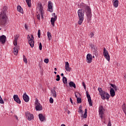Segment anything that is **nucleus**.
I'll return each mask as SVG.
<instances>
[{"mask_svg": "<svg viewBox=\"0 0 126 126\" xmlns=\"http://www.w3.org/2000/svg\"><path fill=\"white\" fill-rule=\"evenodd\" d=\"M81 7L82 9L78 10V15L79 17V21L78 24L81 25L84 20V12H86V16L88 18H91L92 14L91 13V9L88 5L83 3H81Z\"/></svg>", "mask_w": 126, "mask_h": 126, "instance_id": "nucleus-1", "label": "nucleus"}, {"mask_svg": "<svg viewBox=\"0 0 126 126\" xmlns=\"http://www.w3.org/2000/svg\"><path fill=\"white\" fill-rule=\"evenodd\" d=\"M37 15H36V17L38 20H40V14L41 16V18L43 19L44 17V8L43 7V5H42V3H39L38 4V6L37 8Z\"/></svg>", "mask_w": 126, "mask_h": 126, "instance_id": "nucleus-2", "label": "nucleus"}, {"mask_svg": "<svg viewBox=\"0 0 126 126\" xmlns=\"http://www.w3.org/2000/svg\"><path fill=\"white\" fill-rule=\"evenodd\" d=\"M98 91L99 92V95L101 97L102 100H106L107 99V101H109V98H110V94L108 93L105 92L102 90V88H98Z\"/></svg>", "mask_w": 126, "mask_h": 126, "instance_id": "nucleus-3", "label": "nucleus"}, {"mask_svg": "<svg viewBox=\"0 0 126 126\" xmlns=\"http://www.w3.org/2000/svg\"><path fill=\"white\" fill-rule=\"evenodd\" d=\"M6 25V16L0 15V26L4 27Z\"/></svg>", "mask_w": 126, "mask_h": 126, "instance_id": "nucleus-4", "label": "nucleus"}, {"mask_svg": "<svg viewBox=\"0 0 126 126\" xmlns=\"http://www.w3.org/2000/svg\"><path fill=\"white\" fill-rule=\"evenodd\" d=\"M103 56L108 62H110V55H109V52L107 51L105 48H104L103 49Z\"/></svg>", "mask_w": 126, "mask_h": 126, "instance_id": "nucleus-5", "label": "nucleus"}, {"mask_svg": "<svg viewBox=\"0 0 126 126\" xmlns=\"http://www.w3.org/2000/svg\"><path fill=\"white\" fill-rule=\"evenodd\" d=\"M35 110L36 111H42V107L41 105V104L39 103V101L37 100L35 101Z\"/></svg>", "mask_w": 126, "mask_h": 126, "instance_id": "nucleus-6", "label": "nucleus"}, {"mask_svg": "<svg viewBox=\"0 0 126 126\" xmlns=\"http://www.w3.org/2000/svg\"><path fill=\"white\" fill-rule=\"evenodd\" d=\"M53 17L51 19V23L52 25V26H55V22L57 21V15H56V13H54L52 14Z\"/></svg>", "mask_w": 126, "mask_h": 126, "instance_id": "nucleus-7", "label": "nucleus"}, {"mask_svg": "<svg viewBox=\"0 0 126 126\" xmlns=\"http://www.w3.org/2000/svg\"><path fill=\"white\" fill-rule=\"evenodd\" d=\"M98 113L100 118L103 119V116L104 115V108L103 106H100L98 108Z\"/></svg>", "mask_w": 126, "mask_h": 126, "instance_id": "nucleus-8", "label": "nucleus"}, {"mask_svg": "<svg viewBox=\"0 0 126 126\" xmlns=\"http://www.w3.org/2000/svg\"><path fill=\"white\" fill-rule=\"evenodd\" d=\"M86 94L87 95V98L88 99L89 106H93V103L92 102V100H91V96H90V94H89L88 91H86Z\"/></svg>", "mask_w": 126, "mask_h": 126, "instance_id": "nucleus-9", "label": "nucleus"}, {"mask_svg": "<svg viewBox=\"0 0 126 126\" xmlns=\"http://www.w3.org/2000/svg\"><path fill=\"white\" fill-rule=\"evenodd\" d=\"M91 47L93 50V52H94V54L95 55V57H97V56H98V48L96 47L93 44H91Z\"/></svg>", "mask_w": 126, "mask_h": 126, "instance_id": "nucleus-10", "label": "nucleus"}, {"mask_svg": "<svg viewBox=\"0 0 126 126\" xmlns=\"http://www.w3.org/2000/svg\"><path fill=\"white\" fill-rule=\"evenodd\" d=\"M47 10L48 11H50V12H53V3L51 1H48Z\"/></svg>", "mask_w": 126, "mask_h": 126, "instance_id": "nucleus-11", "label": "nucleus"}, {"mask_svg": "<svg viewBox=\"0 0 126 126\" xmlns=\"http://www.w3.org/2000/svg\"><path fill=\"white\" fill-rule=\"evenodd\" d=\"M86 60L87 63H92V61H93L92 55H91L90 54H87Z\"/></svg>", "mask_w": 126, "mask_h": 126, "instance_id": "nucleus-12", "label": "nucleus"}, {"mask_svg": "<svg viewBox=\"0 0 126 126\" xmlns=\"http://www.w3.org/2000/svg\"><path fill=\"white\" fill-rule=\"evenodd\" d=\"M29 43L30 45L31 48H33L34 47V36H33V35H31V38H30V40H29Z\"/></svg>", "mask_w": 126, "mask_h": 126, "instance_id": "nucleus-13", "label": "nucleus"}, {"mask_svg": "<svg viewBox=\"0 0 126 126\" xmlns=\"http://www.w3.org/2000/svg\"><path fill=\"white\" fill-rule=\"evenodd\" d=\"M13 99L18 104H21V100H20L19 97H18V95L14 94L13 95Z\"/></svg>", "mask_w": 126, "mask_h": 126, "instance_id": "nucleus-14", "label": "nucleus"}, {"mask_svg": "<svg viewBox=\"0 0 126 126\" xmlns=\"http://www.w3.org/2000/svg\"><path fill=\"white\" fill-rule=\"evenodd\" d=\"M23 99L25 101V102H26V103H28V102H29V100H30L29 96L27 95V94H26V93H25L23 95Z\"/></svg>", "mask_w": 126, "mask_h": 126, "instance_id": "nucleus-15", "label": "nucleus"}, {"mask_svg": "<svg viewBox=\"0 0 126 126\" xmlns=\"http://www.w3.org/2000/svg\"><path fill=\"white\" fill-rule=\"evenodd\" d=\"M6 41V36L4 35H1L0 36V42L1 44H5Z\"/></svg>", "mask_w": 126, "mask_h": 126, "instance_id": "nucleus-16", "label": "nucleus"}, {"mask_svg": "<svg viewBox=\"0 0 126 126\" xmlns=\"http://www.w3.org/2000/svg\"><path fill=\"white\" fill-rule=\"evenodd\" d=\"M6 10H7V7L5 6L3 7L0 15L6 16Z\"/></svg>", "mask_w": 126, "mask_h": 126, "instance_id": "nucleus-17", "label": "nucleus"}, {"mask_svg": "<svg viewBox=\"0 0 126 126\" xmlns=\"http://www.w3.org/2000/svg\"><path fill=\"white\" fill-rule=\"evenodd\" d=\"M65 69L66 71L70 72L71 70V67H69V63L68 62L65 63Z\"/></svg>", "mask_w": 126, "mask_h": 126, "instance_id": "nucleus-18", "label": "nucleus"}, {"mask_svg": "<svg viewBox=\"0 0 126 126\" xmlns=\"http://www.w3.org/2000/svg\"><path fill=\"white\" fill-rule=\"evenodd\" d=\"M78 95H79V93H75V96L76 98H77V103L78 104H80V103H81V102H82L81 98L78 97L77 96Z\"/></svg>", "mask_w": 126, "mask_h": 126, "instance_id": "nucleus-19", "label": "nucleus"}, {"mask_svg": "<svg viewBox=\"0 0 126 126\" xmlns=\"http://www.w3.org/2000/svg\"><path fill=\"white\" fill-rule=\"evenodd\" d=\"M27 117H28V121H31L34 118V116L33 115V114L28 113L27 114Z\"/></svg>", "mask_w": 126, "mask_h": 126, "instance_id": "nucleus-20", "label": "nucleus"}, {"mask_svg": "<svg viewBox=\"0 0 126 126\" xmlns=\"http://www.w3.org/2000/svg\"><path fill=\"white\" fill-rule=\"evenodd\" d=\"M110 94L111 97H115L116 95V93L115 92V90L114 89L111 88L110 91Z\"/></svg>", "mask_w": 126, "mask_h": 126, "instance_id": "nucleus-21", "label": "nucleus"}, {"mask_svg": "<svg viewBox=\"0 0 126 126\" xmlns=\"http://www.w3.org/2000/svg\"><path fill=\"white\" fill-rule=\"evenodd\" d=\"M18 50H19V46H15L14 48V54L15 56H17V54H18Z\"/></svg>", "mask_w": 126, "mask_h": 126, "instance_id": "nucleus-22", "label": "nucleus"}, {"mask_svg": "<svg viewBox=\"0 0 126 126\" xmlns=\"http://www.w3.org/2000/svg\"><path fill=\"white\" fill-rule=\"evenodd\" d=\"M38 117L41 122H44V121H45V116H43V114H39L38 115Z\"/></svg>", "mask_w": 126, "mask_h": 126, "instance_id": "nucleus-23", "label": "nucleus"}, {"mask_svg": "<svg viewBox=\"0 0 126 126\" xmlns=\"http://www.w3.org/2000/svg\"><path fill=\"white\" fill-rule=\"evenodd\" d=\"M69 86L70 87H73V88H76V85H75V84L74 83V82H72V81H70L69 83Z\"/></svg>", "mask_w": 126, "mask_h": 126, "instance_id": "nucleus-24", "label": "nucleus"}, {"mask_svg": "<svg viewBox=\"0 0 126 126\" xmlns=\"http://www.w3.org/2000/svg\"><path fill=\"white\" fill-rule=\"evenodd\" d=\"M51 94H52L53 97H54V98H56L57 97V93L56 92V90H51Z\"/></svg>", "mask_w": 126, "mask_h": 126, "instance_id": "nucleus-25", "label": "nucleus"}, {"mask_svg": "<svg viewBox=\"0 0 126 126\" xmlns=\"http://www.w3.org/2000/svg\"><path fill=\"white\" fill-rule=\"evenodd\" d=\"M17 8L19 12H20L21 13H23V9L21 8V6L20 5L17 6Z\"/></svg>", "mask_w": 126, "mask_h": 126, "instance_id": "nucleus-26", "label": "nucleus"}, {"mask_svg": "<svg viewBox=\"0 0 126 126\" xmlns=\"http://www.w3.org/2000/svg\"><path fill=\"white\" fill-rule=\"evenodd\" d=\"M113 5L115 7H117L119 6V0H114L113 2Z\"/></svg>", "mask_w": 126, "mask_h": 126, "instance_id": "nucleus-27", "label": "nucleus"}, {"mask_svg": "<svg viewBox=\"0 0 126 126\" xmlns=\"http://www.w3.org/2000/svg\"><path fill=\"white\" fill-rule=\"evenodd\" d=\"M111 86L114 89V91H118L119 90V88L117 87L115 85L110 84Z\"/></svg>", "mask_w": 126, "mask_h": 126, "instance_id": "nucleus-28", "label": "nucleus"}, {"mask_svg": "<svg viewBox=\"0 0 126 126\" xmlns=\"http://www.w3.org/2000/svg\"><path fill=\"white\" fill-rule=\"evenodd\" d=\"M18 40V37H16L14 39V40L13 41V44L14 46H16V47H17V41Z\"/></svg>", "mask_w": 126, "mask_h": 126, "instance_id": "nucleus-29", "label": "nucleus"}, {"mask_svg": "<svg viewBox=\"0 0 126 126\" xmlns=\"http://www.w3.org/2000/svg\"><path fill=\"white\" fill-rule=\"evenodd\" d=\"M26 3L29 7H31V0H26Z\"/></svg>", "mask_w": 126, "mask_h": 126, "instance_id": "nucleus-30", "label": "nucleus"}, {"mask_svg": "<svg viewBox=\"0 0 126 126\" xmlns=\"http://www.w3.org/2000/svg\"><path fill=\"white\" fill-rule=\"evenodd\" d=\"M83 118L84 119H86V118H87V108H86L85 109V112H84V114L83 115Z\"/></svg>", "mask_w": 126, "mask_h": 126, "instance_id": "nucleus-31", "label": "nucleus"}, {"mask_svg": "<svg viewBox=\"0 0 126 126\" xmlns=\"http://www.w3.org/2000/svg\"><path fill=\"white\" fill-rule=\"evenodd\" d=\"M63 81L64 84H66V83H67V79H66V77L63 76Z\"/></svg>", "mask_w": 126, "mask_h": 126, "instance_id": "nucleus-32", "label": "nucleus"}, {"mask_svg": "<svg viewBox=\"0 0 126 126\" xmlns=\"http://www.w3.org/2000/svg\"><path fill=\"white\" fill-rule=\"evenodd\" d=\"M47 37L49 40H51V39H52V34H51V32H47Z\"/></svg>", "mask_w": 126, "mask_h": 126, "instance_id": "nucleus-33", "label": "nucleus"}, {"mask_svg": "<svg viewBox=\"0 0 126 126\" xmlns=\"http://www.w3.org/2000/svg\"><path fill=\"white\" fill-rule=\"evenodd\" d=\"M23 61L25 63H27V59L26 58V57L25 55H23Z\"/></svg>", "mask_w": 126, "mask_h": 126, "instance_id": "nucleus-34", "label": "nucleus"}, {"mask_svg": "<svg viewBox=\"0 0 126 126\" xmlns=\"http://www.w3.org/2000/svg\"><path fill=\"white\" fill-rule=\"evenodd\" d=\"M122 109H123V111L124 112V113H126V105H125V104H124L122 105Z\"/></svg>", "mask_w": 126, "mask_h": 126, "instance_id": "nucleus-35", "label": "nucleus"}, {"mask_svg": "<svg viewBox=\"0 0 126 126\" xmlns=\"http://www.w3.org/2000/svg\"><path fill=\"white\" fill-rule=\"evenodd\" d=\"M37 36L38 38H41V30H38Z\"/></svg>", "mask_w": 126, "mask_h": 126, "instance_id": "nucleus-36", "label": "nucleus"}, {"mask_svg": "<svg viewBox=\"0 0 126 126\" xmlns=\"http://www.w3.org/2000/svg\"><path fill=\"white\" fill-rule=\"evenodd\" d=\"M57 78L56 79V81H60V80L61 79V77H60V75H57Z\"/></svg>", "mask_w": 126, "mask_h": 126, "instance_id": "nucleus-37", "label": "nucleus"}, {"mask_svg": "<svg viewBox=\"0 0 126 126\" xmlns=\"http://www.w3.org/2000/svg\"><path fill=\"white\" fill-rule=\"evenodd\" d=\"M49 102L50 104H53V103H54V99H53L52 97H50L49 99Z\"/></svg>", "mask_w": 126, "mask_h": 126, "instance_id": "nucleus-38", "label": "nucleus"}, {"mask_svg": "<svg viewBox=\"0 0 126 126\" xmlns=\"http://www.w3.org/2000/svg\"><path fill=\"white\" fill-rule=\"evenodd\" d=\"M44 62L45 63H49V59H44Z\"/></svg>", "mask_w": 126, "mask_h": 126, "instance_id": "nucleus-39", "label": "nucleus"}, {"mask_svg": "<svg viewBox=\"0 0 126 126\" xmlns=\"http://www.w3.org/2000/svg\"><path fill=\"white\" fill-rule=\"evenodd\" d=\"M39 49L40 51H42V43L41 42L39 43Z\"/></svg>", "mask_w": 126, "mask_h": 126, "instance_id": "nucleus-40", "label": "nucleus"}, {"mask_svg": "<svg viewBox=\"0 0 126 126\" xmlns=\"http://www.w3.org/2000/svg\"><path fill=\"white\" fill-rule=\"evenodd\" d=\"M4 102L3 101V100L2 99V98L1 97V98L0 99V104H4Z\"/></svg>", "mask_w": 126, "mask_h": 126, "instance_id": "nucleus-41", "label": "nucleus"}, {"mask_svg": "<svg viewBox=\"0 0 126 126\" xmlns=\"http://www.w3.org/2000/svg\"><path fill=\"white\" fill-rule=\"evenodd\" d=\"M89 36L90 38H92L93 36H94V33H93V32H91Z\"/></svg>", "mask_w": 126, "mask_h": 126, "instance_id": "nucleus-42", "label": "nucleus"}, {"mask_svg": "<svg viewBox=\"0 0 126 126\" xmlns=\"http://www.w3.org/2000/svg\"><path fill=\"white\" fill-rule=\"evenodd\" d=\"M82 85H83L84 89H86V86H85V83H84V82H82Z\"/></svg>", "mask_w": 126, "mask_h": 126, "instance_id": "nucleus-43", "label": "nucleus"}, {"mask_svg": "<svg viewBox=\"0 0 126 126\" xmlns=\"http://www.w3.org/2000/svg\"><path fill=\"white\" fill-rule=\"evenodd\" d=\"M79 113H82V114H83L84 111L82 110V109H79V111H78Z\"/></svg>", "mask_w": 126, "mask_h": 126, "instance_id": "nucleus-44", "label": "nucleus"}, {"mask_svg": "<svg viewBox=\"0 0 126 126\" xmlns=\"http://www.w3.org/2000/svg\"><path fill=\"white\" fill-rule=\"evenodd\" d=\"M107 126H112V124H111V121H109Z\"/></svg>", "mask_w": 126, "mask_h": 126, "instance_id": "nucleus-45", "label": "nucleus"}, {"mask_svg": "<svg viewBox=\"0 0 126 126\" xmlns=\"http://www.w3.org/2000/svg\"><path fill=\"white\" fill-rule=\"evenodd\" d=\"M65 111L67 112L68 115H69L70 114V111H69V110L67 109Z\"/></svg>", "mask_w": 126, "mask_h": 126, "instance_id": "nucleus-46", "label": "nucleus"}, {"mask_svg": "<svg viewBox=\"0 0 126 126\" xmlns=\"http://www.w3.org/2000/svg\"><path fill=\"white\" fill-rule=\"evenodd\" d=\"M25 29H26V30H27L28 29V28L27 27L26 24H25Z\"/></svg>", "mask_w": 126, "mask_h": 126, "instance_id": "nucleus-47", "label": "nucleus"}, {"mask_svg": "<svg viewBox=\"0 0 126 126\" xmlns=\"http://www.w3.org/2000/svg\"><path fill=\"white\" fill-rule=\"evenodd\" d=\"M15 118L17 120V121H18V117H17V116L15 115Z\"/></svg>", "mask_w": 126, "mask_h": 126, "instance_id": "nucleus-48", "label": "nucleus"}, {"mask_svg": "<svg viewBox=\"0 0 126 126\" xmlns=\"http://www.w3.org/2000/svg\"><path fill=\"white\" fill-rule=\"evenodd\" d=\"M70 101L71 104H73V102H72V99H71V98H70Z\"/></svg>", "mask_w": 126, "mask_h": 126, "instance_id": "nucleus-49", "label": "nucleus"}, {"mask_svg": "<svg viewBox=\"0 0 126 126\" xmlns=\"http://www.w3.org/2000/svg\"><path fill=\"white\" fill-rule=\"evenodd\" d=\"M28 39H29V40H30V39H31V37L29 36V35H28Z\"/></svg>", "mask_w": 126, "mask_h": 126, "instance_id": "nucleus-50", "label": "nucleus"}, {"mask_svg": "<svg viewBox=\"0 0 126 126\" xmlns=\"http://www.w3.org/2000/svg\"><path fill=\"white\" fill-rule=\"evenodd\" d=\"M79 109H82V106L81 105L80 106Z\"/></svg>", "mask_w": 126, "mask_h": 126, "instance_id": "nucleus-51", "label": "nucleus"}, {"mask_svg": "<svg viewBox=\"0 0 126 126\" xmlns=\"http://www.w3.org/2000/svg\"><path fill=\"white\" fill-rule=\"evenodd\" d=\"M54 70H55V71H57V68H54Z\"/></svg>", "mask_w": 126, "mask_h": 126, "instance_id": "nucleus-52", "label": "nucleus"}, {"mask_svg": "<svg viewBox=\"0 0 126 126\" xmlns=\"http://www.w3.org/2000/svg\"><path fill=\"white\" fill-rule=\"evenodd\" d=\"M61 126H65V125L64 124H62L61 125Z\"/></svg>", "mask_w": 126, "mask_h": 126, "instance_id": "nucleus-53", "label": "nucleus"}, {"mask_svg": "<svg viewBox=\"0 0 126 126\" xmlns=\"http://www.w3.org/2000/svg\"><path fill=\"white\" fill-rule=\"evenodd\" d=\"M61 76H63V73H62L61 74Z\"/></svg>", "mask_w": 126, "mask_h": 126, "instance_id": "nucleus-54", "label": "nucleus"}, {"mask_svg": "<svg viewBox=\"0 0 126 126\" xmlns=\"http://www.w3.org/2000/svg\"><path fill=\"white\" fill-rule=\"evenodd\" d=\"M54 73H55V74H57V72L55 71Z\"/></svg>", "mask_w": 126, "mask_h": 126, "instance_id": "nucleus-55", "label": "nucleus"}, {"mask_svg": "<svg viewBox=\"0 0 126 126\" xmlns=\"http://www.w3.org/2000/svg\"><path fill=\"white\" fill-rule=\"evenodd\" d=\"M84 126H88L87 125H85Z\"/></svg>", "mask_w": 126, "mask_h": 126, "instance_id": "nucleus-56", "label": "nucleus"}, {"mask_svg": "<svg viewBox=\"0 0 126 126\" xmlns=\"http://www.w3.org/2000/svg\"><path fill=\"white\" fill-rule=\"evenodd\" d=\"M93 58H95V56H93Z\"/></svg>", "mask_w": 126, "mask_h": 126, "instance_id": "nucleus-57", "label": "nucleus"}, {"mask_svg": "<svg viewBox=\"0 0 126 126\" xmlns=\"http://www.w3.org/2000/svg\"><path fill=\"white\" fill-rule=\"evenodd\" d=\"M1 98V96L0 95V99Z\"/></svg>", "mask_w": 126, "mask_h": 126, "instance_id": "nucleus-58", "label": "nucleus"}]
</instances>
